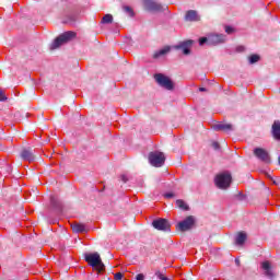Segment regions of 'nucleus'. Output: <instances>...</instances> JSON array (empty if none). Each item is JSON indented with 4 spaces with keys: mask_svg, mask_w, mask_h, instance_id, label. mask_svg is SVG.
I'll list each match as a JSON object with an SVG mask.
<instances>
[{
    "mask_svg": "<svg viewBox=\"0 0 280 280\" xmlns=\"http://www.w3.org/2000/svg\"><path fill=\"white\" fill-rule=\"evenodd\" d=\"M225 32H226V34H233V32H235V28H233L231 26H225Z\"/></svg>",
    "mask_w": 280,
    "mask_h": 280,
    "instance_id": "28",
    "label": "nucleus"
},
{
    "mask_svg": "<svg viewBox=\"0 0 280 280\" xmlns=\"http://www.w3.org/2000/svg\"><path fill=\"white\" fill-rule=\"evenodd\" d=\"M235 242H236L237 246L244 245V243L246 242V233L240 232L235 238Z\"/></svg>",
    "mask_w": 280,
    "mask_h": 280,
    "instance_id": "20",
    "label": "nucleus"
},
{
    "mask_svg": "<svg viewBox=\"0 0 280 280\" xmlns=\"http://www.w3.org/2000/svg\"><path fill=\"white\" fill-rule=\"evenodd\" d=\"M199 45L202 47V45H209V35L207 37L199 38Z\"/></svg>",
    "mask_w": 280,
    "mask_h": 280,
    "instance_id": "25",
    "label": "nucleus"
},
{
    "mask_svg": "<svg viewBox=\"0 0 280 280\" xmlns=\"http://www.w3.org/2000/svg\"><path fill=\"white\" fill-rule=\"evenodd\" d=\"M209 46L215 47V45H222V43H226V35L224 34H210L208 35Z\"/></svg>",
    "mask_w": 280,
    "mask_h": 280,
    "instance_id": "9",
    "label": "nucleus"
},
{
    "mask_svg": "<svg viewBox=\"0 0 280 280\" xmlns=\"http://www.w3.org/2000/svg\"><path fill=\"white\" fill-rule=\"evenodd\" d=\"M124 12H126V14H128L129 16H135V11L132 10V8H130L129 5H125L122 7Z\"/></svg>",
    "mask_w": 280,
    "mask_h": 280,
    "instance_id": "24",
    "label": "nucleus"
},
{
    "mask_svg": "<svg viewBox=\"0 0 280 280\" xmlns=\"http://www.w3.org/2000/svg\"><path fill=\"white\" fill-rule=\"evenodd\" d=\"M164 197H166V198H174V192H166L165 195H164Z\"/></svg>",
    "mask_w": 280,
    "mask_h": 280,
    "instance_id": "33",
    "label": "nucleus"
},
{
    "mask_svg": "<svg viewBox=\"0 0 280 280\" xmlns=\"http://www.w3.org/2000/svg\"><path fill=\"white\" fill-rule=\"evenodd\" d=\"M114 279H115V280H121V279H124V273H121V272L115 273V275H114Z\"/></svg>",
    "mask_w": 280,
    "mask_h": 280,
    "instance_id": "27",
    "label": "nucleus"
},
{
    "mask_svg": "<svg viewBox=\"0 0 280 280\" xmlns=\"http://www.w3.org/2000/svg\"><path fill=\"white\" fill-rule=\"evenodd\" d=\"M235 264L237 265V266H240V259H235Z\"/></svg>",
    "mask_w": 280,
    "mask_h": 280,
    "instance_id": "37",
    "label": "nucleus"
},
{
    "mask_svg": "<svg viewBox=\"0 0 280 280\" xmlns=\"http://www.w3.org/2000/svg\"><path fill=\"white\" fill-rule=\"evenodd\" d=\"M212 148H213V150H220V143H218V142H212Z\"/></svg>",
    "mask_w": 280,
    "mask_h": 280,
    "instance_id": "30",
    "label": "nucleus"
},
{
    "mask_svg": "<svg viewBox=\"0 0 280 280\" xmlns=\"http://www.w3.org/2000/svg\"><path fill=\"white\" fill-rule=\"evenodd\" d=\"M153 229H156V231H163L165 233H170L172 230V224H170V221L167 219L159 218L152 221Z\"/></svg>",
    "mask_w": 280,
    "mask_h": 280,
    "instance_id": "6",
    "label": "nucleus"
},
{
    "mask_svg": "<svg viewBox=\"0 0 280 280\" xmlns=\"http://www.w3.org/2000/svg\"><path fill=\"white\" fill-rule=\"evenodd\" d=\"M50 205L57 213H62V202L56 196H50Z\"/></svg>",
    "mask_w": 280,
    "mask_h": 280,
    "instance_id": "16",
    "label": "nucleus"
},
{
    "mask_svg": "<svg viewBox=\"0 0 280 280\" xmlns=\"http://www.w3.org/2000/svg\"><path fill=\"white\" fill-rule=\"evenodd\" d=\"M261 269L264 271L265 277H267V279H275L277 277V275L275 273V271L272 270V265H270V261H264L261 264Z\"/></svg>",
    "mask_w": 280,
    "mask_h": 280,
    "instance_id": "12",
    "label": "nucleus"
},
{
    "mask_svg": "<svg viewBox=\"0 0 280 280\" xmlns=\"http://www.w3.org/2000/svg\"><path fill=\"white\" fill-rule=\"evenodd\" d=\"M259 60H261V57L257 54L250 55L248 57L249 65H256V62H259Z\"/></svg>",
    "mask_w": 280,
    "mask_h": 280,
    "instance_id": "23",
    "label": "nucleus"
},
{
    "mask_svg": "<svg viewBox=\"0 0 280 280\" xmlns=\"http://www.w3.org/2000/svg\"><path fill=\"white\" fill-rule=\"evenodd\" d=\"M71 229L74 233H86V225L82 223H73Z\"/></svg>",
    "mask_w": 280,
    "mask_h": 280,
    "instance_id": "19",
    "label": "nucleus"
},
{
    "mask_svg": "<svg viewBox=\"0 0 280 280\" xmlns=\"http://www.w3.org/2000/svg\"><path fill=\"white\" fill-rule=\"evenodd\" d=\"M170 46H165L164 48L160 49V50H156L154 54H153V58L155 60H159V58L163 57V56H167V54H170Z\"/></svg>",
    "mask_w": 280,
    "mask_h": 280,
    "instance_id": "18",
    "label": "nucleus"
},
{
    "mask_svg": "<svg viewBox=\"0 0 280 280\" xmlns=\"http://www.w3.org/2000/svg\"><path fill=\"white\" fill-rule=\"evenodd\" d=\"M212 128L213 130H221L222 132H233V130H235V127L229 122H217L212 126Z\"/></svg>",
    "mask_w": 280,
    "mask_h": 280,
    "instance_id": "11",
    "label": "nucleus"
},
{
    "mask_svg": "<svg viewBox=\"0 0 280 280\" xmlns=\"http://www.w3.org/2000/svg\"><path fill=\"white\" fill-rule=\"evenodd\" d=\"M77 34L73 31H68L59 35L50 45V49H58V47H61V45H65V43H69V40H73L75 38Z\"/></svg>",
    "mask_w": 280,
    "mask_h": 280,
    "instance_id": "2",
    "label": "nucleus"
},
{
    "mask_svg": "<svg viewBox=\"0 0 280 280\" xmlns=\"http://www.w3.org/2000/svg\"><path fill=\"white\" fill-rule=\"evenodd\" d=\"M21 159L23 161H28V163H32L36 160V156L34 155V152L31 149H24L21 152Z\"/></svg>",
    "mask_w": 280,
    "mask_h": 280,
    "instance_id": "15",
    "label": "nucleus"
},
{
    "mask_svg": "<svg viewBox=\"0 0 280 280\" xmlns=\"http://www.w3.org/2000/svg\"><path fill=\"white\" fill-rule=\"evenodd\" d=\"M136 280H145V276H143V273H139L136 276Z\"/></svg>",
    "mask_w": 280,
    "mask_h": 280,
    "instance_id": "31",
    "label": "nucleus"
},
{
    "mask_svg": "<svg viewBox=\"0 0 280 280\" xmlns=\"http://www.w3.org/2000/svg\"><path fill=\"white\" fill-rule=\"evenodd\" d=\"M185 21H188L190 23H196L200 21V15H198V11L196 10H189L185 14Z\"/></svg>",
    "mask_w": 280,
    "mask_h": 280,
    "instance_id": "14",
    "label": "nucleus"
},
{
    "mask_svg": "<svg viewBox=\"0 0 280 280\" xmlns=\"http://www.w3.org/2000/svg\"><path fill=\"white\" fill-rule=\"evenodd\" d=\"M154 80L159 86H162V89H166V91H174V82L167 75L163 73H155Z\"/></svg>",
    "mask_w": 280,
    "mask_h": 280,
    "instance_id": "4",
    "label": "nucleus"
},
{
    "mask_svg": "<svg viewBox=\"0 0 280 280\" xmlns=\"http://www.w3.org/2000/svg\"><path fill=\"white\" fill-rule=\"evenodd\" d=\"M8 101V96H5V93H3V91L0 90V102H5Z\"/></svg>",
    "mask_w": 280,
    "mask_h": 280,
    "instance_id": "26",
    "label": "nucleus"
},
{
    "mask_svg": "<svg viewBox=\"0 0 280 280\" xmlns=\"http://www.w3.org/2000/svg\"><path fill=\"white\" fill-rule=\"evenodd\" d=\"M144 9L148 12H165L167 5H163L155 0H144Z\"/></svg>",
    "mask_w": 280,
    "mask_h": 280,
    "instance_id": "7",
    "label": "nucleus"
},
{
    "mask_svg": "<svg viewBox=\"0 0 280 280\" xmlns=\"http://www.w3.org/2000/svg\"><path fill=\"white\" fill-rule=\"evenodd\" d=\"M120 180H122V183H128V176L127 175H121Z\"/></svg>",
    "mask_w": 280,
    "mask_h": 280,
    "instance_id": "32",
    "label": "nucleus"
},
{
    "mask_svg": "<svg viewBox=\"0 0 280 280\" xmlns=\"http://www.w3.org/2000/svg\"><path fill=\"white\" fill-rule=\"evenodd\" d=\"M232 179L233 177L231 176V173L223 172L215 176L214 185H217L219 189H229L231 187Z\"/></svg>",
    "mask_w": 280,
    "mask_h": 280,
    "instance_id": "3",
    "label": "nucleus"
},
{
    "mask_svg": "<svg viewBox=\"0 0 280 280\" xmlns=\"http://www.w3.org/2000/svg\"><path fill=\"white\" fill-rule=\"evenodd\" d=\"M236 198H237L238 200H244V195H243L242 192H238V194L236 195Z\"/></svg>",
    "mask_w": 280,
    "mask_h": 280,
    "instance_id": "34",
    "label": "nucleus"
},
{
    "mask_svg": "<svg viewBox=\"0 0 280 280\" xmlns=\"http://www.w3.org/2000/svg\"><path fill=\"white\" fill-rule=\"evenodd\" d=\"M237 51H244V46H238Z\"/></svg>",
    "mask_w": 280,
    "mask_h": 280,
    "instance_id": "35",
    "label": "nucleus"
},
{
    "mask_svg": "<svg viewBox=\"0 0 280 280\" xmlns=\"http://www.w3.org/2000/svg\"><path fill=\"white\" fill-rule=\"evenodd\" d=\"M194 224H196V219L192 215H189L177 224V229L178 231H182V233H185L186 231H191Z\"/></svg>",
    "mask_w": 280,
    "mask_h": 280,
    "instance_id": "8",
    "label": "nucleus"
},
{
    "mask_svg": "<svg viewBox=\"0 0 280 280\" xmlns=\"http://www.w3.org/2000/svg\"><path fill=\"white\" fill-rule=\"evenodd\" d=\"M84 259L86 264H89V266L94 268V270H97L98 272H104L105 266L102 261V257L97 252L84 254Z\"/></svg>",
    "mask_w": 280,
    "mask_h": 280,
    "instance_id": "1",
    "label": "nucleus"
},
{
    "mask_svg": "<svg viewBox=\"0 0 280 280\" xmlns=\"http://www.w3.org/2000/svg\"><path fill=\"white\" fill-rule=\"evenodd\" d=\"M149 162L153 167H163L165 164V154L161 151H152L149 153Z\"/></svg>",
    "mask_w": 280,
    "mask_h": 280,
    "instance_id": "5",
    "label": "nucleus"
},
{
    "mask_svg": "<svg viewBox=\"0 0 280 280\" xmlns=\"http://www.w3.org/2000/svg\"><path fill=\"white\" fill-rule=\"evenodd\" d=\"M199 91H200L201 93H205V91H207V88H200Z\"/></svg>",
    "mask_w": 280,
    "mask_h": 280,
    "instance_id": "36",
    "label": "nucleus"
},
{
    "mask_svg": "<svg viewBox=\"0 0 280 280\" xmlns=\"http://www.w3.org/2000/svg\"><path fill=\"white\" fill-rule=\"evenodd\" d=\"M266 176H267V178H269V180H271L273 183V185H279V182L273 179L270 174H267Z\"/></svg>",
    "mask_w": 280,
    "mask_h": 280,
    "instance_id": "29",
    "label": "nucleus"
},
{
    "mask_svg": "<svg viewBox=\"0 0 280 280\" xmlns=\"http://www.w3.org/2000/svg\"><path fill=\"white\" fill-rule=\"evenodd\" d=\"M271 135L276 141H280V121L276 120L271 127Z\"/></svg>",
    "mask_w": 280,
    "mask_h": 280,
    "instance_id": "17",
    "label": "nucleus"
},
{
    "mask_svg": "<svg viewBox=\"0 0 280 280\" xmlns=\"http://www.w3.org/2000/svg\"><path fill=\"white\" fill-rule=\"evenodd\" d=\"M176 207L183 211H189V206H187L183 199L176 200Z\"/></svg>",
    "mask_w": 280,
    "mask_h": 280,
    "instance_id": "21",
    "label": "nucleus"
},
{
    "mask_svg": "<svg viewBox=\"0 0 280 280\" xmlns=\"http://www.w3.org/2000/svg\"><path fill=\"white\" fill-rule=\"evenodd\" d=\"M254 154L259 159V161H262L264 163H270V155L265 149L256 148L254 149Z\"/></svg>",
    "mask_w": 280,
    "mask_h": 280,
    "instance_id": "13",
    "label": "nucleus"
},
{
    "mask_svg": "<svg viewBox=\"0 0 280 280\" xmlns=\"http://www.w3.org/2000/svg\"><path fill=\"white\" fill-rule=\"evenodd\" d=\"M101 23L103 25H108L110 23H113V14H105L102 20H101Z\"/></svg>",
    "mask_w": 280,
    "mask_h": 280,
    "instance_id": "22",
    "label": "nucleus"
},
{
    "mask_svg": "<svg viewBox=\"0 0 280 280\" xmlns=\"http://www.w3.org/2000/svg\"><path fill=\"white\" fill-rule=\"evenodd\" d=\"M194 46V40L188 39L179 43L175 46V49H182L184 56H189L191 54V47Z\"/></svg>",
    "mask_w": 280,
    "mask_h": 280,
    "instance_id": "10",
    "label": "nucleus"
}]
</instances>
